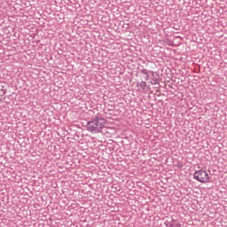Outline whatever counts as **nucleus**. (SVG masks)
<instances>
[{"label": "nucleus", "mask_w": 227, "mask_h": 227, "mask_svg": "<svg viewBox=\"0 0 227 227\" xmlns=\"http://www.w3.org/2000/svg\"><path fill=\"white\" fill-rule=\"evenodd\" d=\"M106 123H107V121L104 117L97 116L87 122V130L94 134H99L102 132V129L106 127Z\"/></svg>", "instance_id": "obj_1"}, {"label": "nucleus", "mask_w": 227, "mask_h": 227, "mask_svg": "<svg viewBox=\"0 0 227 227\" xmlns=\"http://www.w3.org/2000/svg\"><path fill=\"white\" fill-rule=\"evenodd\" d=\"M167 227H180V224H178L176 222H168L165 223Z\"/></svg>", "instance_id": "obj_5"}, {"label": "nucleus", "mask_w": 227, "mask_h": 227, "mask_svg": "<svg viewBox=\"0 0 227 227\" xmlns=\"http://www.w3.org/2000/svg\"><path fill=\"white\" fill-rule=\"evenodd\" d=\"M145 81H150V74H145Z\"/></svg>", "instance_id": "obj_7"}, {"label": "nucleus", "mask_w": 227, "mask_h": 227, "mask_svg": "<svg viewBox=\"0 0 227 227\" xmlns=\"http://www.w3.org/2000/svg\"><path fill=\"white\" fill-rule=\"evenodd\" d=\"M149 73L152 74L151 84H153V85L159 84V81H160L159 74L157 72H153V71H149Z\"/></svg>", "instance_id": "obj_3"}, {"label": "nucleus", "mask_w": 227, "mask_h": 227, "mask_svg": "<svg viewBox=\"0 0 227 227\" xmlns=\"http://www.w3.org/2000/svg\"><path fill=\"white\" fill-rule=\"evenodd\" d=\"M141 74H143L144 75H148V74H150V71H148L146 69H142Z\"/></svg>", "instance_id": "obj_6"}, {"label": "nucleus", "mask_w": 227, "mask_h": 227, "mask_svg": "<svg viewBox=\"0 0 227 227\" xmlns=\"http://www.w3.org/2000/svg\"><path fill=\"white\" fill-rule=\"evenodd\" d=\"M193 178H195V180H197L198 182H200V184H207V182L210 180L208 174L205 170H197L193 174Z\"/></svg>", "instance_id": "obj_2"}, {"label": "nucleus", "mask_w": 227, "mask_h": 227, "mask_svg": "<svg viewBox=\"0 0 227 227\" xmlns=\"http://www.w3.org/2000/svg\"><path fill=\"white\" fill-rule=\"evenodd\" d=\"M137 91L139 93H145L146 91V82H140L137 84Z\"/></svg>", "instance_id": "obj_4"}]
</instances>
